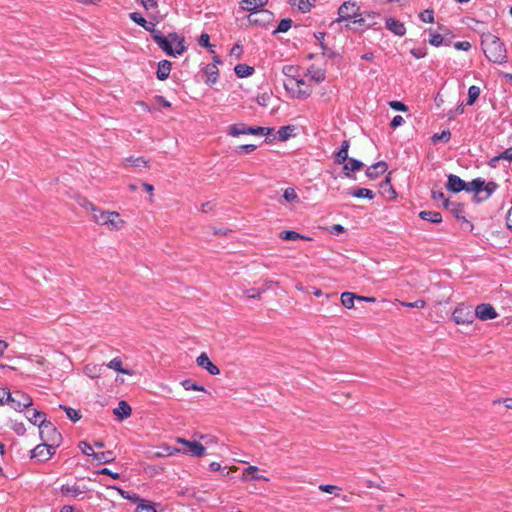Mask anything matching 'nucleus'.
Instances as JSON below:
<instances>
[{
    "label": "nucleus",
    "mask_w": 512,
    "mask_h": 512,
    "mask_svg": "<svg viewBox=\"0 0 512 512\" xmlns=\"http://www.w3.org/2000/svg\"><path fill=\"white\" fill-rule=\"evenodd\" d=\"M480 95V88L478 86L472 85L468 89V100L467 105H473Z\"/></svg>",
    "instance_id": "a19ab883"
},
{
    "label": "nucleus",
    "mask_w": 512,
    "mask_h": 512,
    "mask_svg": "<svg viewBox=\"0 0 512 512\" xmlns=\"http://www.w3.org/2000/svg\"><path fill=\"white\" fill-rule=\"evenodd\" d=\"M11 397V391L7 388H0V406L9 404Z\"/></svg>",
    "instance_id": "864d4df0"
},
{
    "label": "nucleus",
    "mask_w": 512,
    "mask_h": 512,
    "mask_svg": "<svg viewBox=\"0 0 512 512\" xmlns=\"http://www.w3.org/2000/svg\"><path fill=\"white\" fill-rule=\"evenodd\" d=\"M243 9L246 11H250L253 13L254 11H259L263 9L264 6L267 5L268 0H242Z\"/></svg>",
    "instance_id": "b1692460"
},
{
    "label": "nucleus",
    "mask_w": 512,
    "mask_h": 512,
    "mask_svg": "<svg viewBox=\"0 0 512 512\" xmlns=\"http://www.w3.org/2000/svg\"><path fill=\"white\" fill-rule=\"evenodd\" d=\"M172 69V64L168 60H162V80L166 79Z\"/></svg>",
    "instance_id": "13d9d810"
},
{
    "label": "nucleus",
    "mask_w": 512,
    "mask_h": 512,
    "mask_svg": "<svg viewBox=\"0 0 512 512\" xmlns=\"http://www.w3.org/2000/svg\"><path fill=\"white\" fill-rule=\"evenodd\" d=\"M457 50L468 51L471 48V44L468 41H458L454 44Z\"/></svg>",
    "instance_id": "69168bd1"
},
{
    "label": "nucleus",
    "mask_w": 512,
    "mask_h": 512,
    "mask_svg": "<svg viewBox=\"0 0 512 512\" xmlns=\"http://www.w3.org/2000/svg\"><path fill=\"white\" fill-rule=\"evenodd\" d=\"M348 159H349L348 152H346L344 150H339L337 152V154H336V162L338 164H344Z\"/></svg>",
    "instance_id": "052dcab7"
},
{
    "label": "nucleus",
    "mask_w": 512,
    "mask_h": 512,
    "mask_svg": "<svg viewBox=\"0 0 512 512\" xmlns=\"http://www.w3.org/2000/svg\"><path fill=\"white\" fill-rule=\"evenodd\" d=\"M285 89L295 98H307L312 93V88L303 79L291 76L284 81Z\"/></svg>",
    "instance_id": "423d86ee"
},
{
    "label": "nucleus",
    "mask_w": 512,
    "mask_h": 512,
    "mask_svg": "<svg viewBox=\"0 0 512 512\" xmlns=\"http://www.w3.org/2000/svg\"><path fill=\"white\" fill-rule=\"evenodd\" d=\"M356 297L357 295L352 292H344L341 294V303L345 308L351 309L354 307Z\"/></svg>",
    "instance_id": "e433bc0d"
},
{
    "label": "nucleus",
    "mask_w": 512,
    "mask_h": 512,
    "mask_svg": "<svg viewBox=\"0 0 512 512\" xmlns=\"http://www.w3.org/2000/svg\"><path fill=\"white\" fill-rule=\"evenodd\" d=\"M452 319L457 325L469 326L475 320L474 311L471 306L461 303L453 310Z\"/></svg>",
    "instance_id": "6e6552de"
},
{
    "label": "nucleus",
    "mask_w": 512,
    "mask_h": 512,
    "mask_svg": "<svg viewBox=\"0 0 512 512\" xmlns=\"http://www.w3.org/2000/svg\"><path fill=\"white\" fill-rule=\"evenodd\" d=\"M220 63V60L218 57H214V62L206 65L204 69V73L206 75V83L208 84H214L217 81L218 77V67L217 64Z\"/></svg>",
    "instance_id": "a211bd4d"
},
{
    "label": "nucleus",
    "mask_w": 512,
    "mask_h": 512,
    "mask_svg": "<svg viewBox=\"0 0 512 512\" xmlns=\"http://www.w3.org/2000/svg\"><path fill=\"white\" fill-rule=\"evenodd\" d=\"M319 490L325 493L334 494L336 496H339V493L342 491V488L336 485H330V484H321L319 485Z\"/></svg>",
    "instance_id": "79ce46f5"
},
{
    "label": "nucleus",
    "mask_w": 512,
    "mask_h": 512,
    "mask_svg": "<svg viewBox=\"0 0 512 512\" xmlns=\"http://www.w3.org/2000/svg\"><path fill=\"white\" fill-rule=\"evenodd\" d=\"M103 365L96 363H89L84 367V374L92 379L98 378L102 375Z\"/></svg>",
    "instance_id": "a878e982"
},
{
    "label": "nucleus",
    "mask_w": 512,
    "mask_h": 512,
    "mask_svg": "<svg viewBox=\"0 0 512 512\" xmlns=\"http://www.w3.org/2000/svg\"><path fill=\"white\" fill-rule=\"evenodd\" d=\"M27 418L31 423L39 426L41 424V419H45V414L33 409L27 412Z\"/></svg>",
    "instance_id": "4c0bfd02"
},
{
    "label": "nucleus",
    "mask_w": 512,
    "mask_h": 512,
    "mask_svg": "<svg viewBox=\"0 0 512 512\" xmlns=\"http://www.w3.org/2000/svg\"><path fill=\"white\" fill-rule=\"evenodd\" d=\"M136 512H157L156 508L148 501L140 500Z\"/></svg>",
    "instance_id": "de8ad7c7"
},
{
    "label": "nucleus",
    "mask_w": 512,
    "mask_h": 512,
    "mask_svg": "<svg viewBox=\"0 0 512 512\" xmlns=\"http://www.w3.org/2000/svg\"><path fill=\"white\" fill-rule=\"evenodd\" d=\"M294 130H295V126H293V125H287V126L280 127L279 130L277 131L278 139L280 141L288 140L292 136V133Z\"/></svg>",
    "instance_id": "c9c22d12"
},
{
    "label": "nucleus",
    "mask_w": 512,
    "mask_h": 512,
    "mask_svg": "<svg viewBox=\"0 0 512 512\" xmlns=\"http://www.w3.org/2000/svg\"><path fill=\"white\" fill-rule=\"evenodd\" d=\"M314 3L315 0H291V4L296 6L303 13L310 11Z\"/></svg>",
    "instance_id": "c756f323"
},
{
    "label": "nucleus",
    "mask_w": 512,
    "mask_h": 512,
    "mask_svg": "<svg viewBox=\"0 0 512 512\" xmlns=\"http://www.w3.org/2000/svg\"><path fill=\"white\" fill-rule=\"evenodd\" d=\"M39 432L42 440L46 442L55 443L60 434L57 432L56 427L51 423L46 421V419H41V424L39 425Z\"/></svg>",
    "instance_id": "9b49d317"
},
{
    "label": "nucleus",
    "mask_w": 512,
    "mask_h": 512,
    "mask_svg": "<svg viewBox=\"0 0 512 512\" xmlns=\"http://www.w3.org/2000/svg\"><path fill=\"white\" fill-rule=\"evenodd\" d=\"M481 45L489 61L497 64H503L507 61L506 48L497 36L490 33L483 35Z\"/></svg>",
    "instance_id": "f257e3e1"
},
{
    "label": "nucleus",
    "mask_w": 512,
    "mask_h": 512,
    "mask_svg": "<svg viewBox=\"0 0 512 512\" xmlns=\"http://www.w3.org/2000/svg\"><path fill=\"white\" fill-rule=\"evenodd\" d=\"M309 74L311 75V79L317 83L323 82L325 80V72L321 69H317L315 71L309 70Z\"/></svg>",
    "instance_id": "3c124183"
},
{
    "label": "nucleus",
    "mask_w": 512,
    "mask_h": 512,
    "mask_svg": "<svg viewBox=\"0 0 512 512\" xmlns=\"http://www.w3.org/2000/svg\"><path fill=\"white\" fill-rule=\"evenodd\" d=\"M451 138V133L449 130H444L440 134H434L432 136V141L434 143H437L439 141L448 142Z\"/></svg>",
    "instance_id": "09e8293b"
},
{
    "label": "nucleus",
    "mask_w": 512,
    "mask_h": 512,
    "mask_svg": "<svg viewBox=\"0 0 512 512\" xmlns=\"http://www.w3.org/2000/svg\"><path fill=\"white\" fill-rule=\"evenodd\" d=\"M386 28L397 36H403L406 33L404 24L394 18L386 20Z\"/></svg>",
    "instance_id": "4be33fe9"
},
{
    "label": "nucleus",
    "mask_w": 512,
    "mask_h": 512,
    "mask_svg": "<svg viewBox=\"0 0 512 512\" xmlns=\"http://www.w3.org/2000/svg\"><path fill=\"white\" fill-rule=\"evenodd\" d=\"M286 202H298L299 198L294 188H286L283 193Z\"/></svg>",
    "instance_id": "49530a36"
},
{
    "label": "nucleus",
    "mask_w": 512,
    "mask_h": 512,
    "mask_svg": "<svg viewBox=\"0 0 512 512\" xmlns=\"http://www.w3.org/2000/svg\"><path fill=\"white\" fill-rule=\"evenodd\" d=\"M337 22L351 21L354 24L363 26L365 24L364 18L360 13V7L355 1H346L338 8Z\"/></svg>",
    "instance_id": "7ed1b4c3"
},
{
    "label": "nucleus",
    "mask_w": 512,
    "mask_h": 512,
    "mask_svg": "<svg viewBox=\"0 0 512 512\" xmlns=\"http://www.w3.org/2000/svg\"><path fill=\"white\" fill-rule=\"evenodd\" d=\"M363 167V163L359 160H356L354 158H349L343 166L344 171H346V176H349L348 171H356L360 170Z\"/></svg>",
    "instance_id": "473e14b6"
},
{
    "label": "nucleus",
    "mask_w": 512,
    "mask_h": 512,
    "mask_svg": "<svg viewBox=\"0 0 512 512\" xmlns=\"http://www.w3.org/2000/svg\"><path fill=\"white\" fill-rule=\"evenodd\" d=\"M279 237L285 241H296V240L311 241L312 240V238L302 235L293 230L281 231L279 234Z\"/></svg>",
    "instance_id": "393cba45"
},
{
    "label": "nucleus",
    "mask_w": 512,
    "mask_h": 512,
    "mask_svg": "<svg viewBox=\"0 0 512 512\" xmlns=\"http://www.w3.org/2000/svg\"><path fill=\"white\" fill-rule=\"evenodd\" d=\"M291 26L292 20L290 18H284L278 24L276 30L274 31V34L287 32L291 28Z\"/></svg>",
    "instance_id": "c03bdc74"
},
{
    "label": "nucleus",
    "mask_w": 512,
    "mask_h": 512,
    "mask_svg": "<svg viewBox=\"0 0 512 512\" xmlns=\"http://www.w3.org/2000/svg\"><path fill=\"white\" fill-rule=\"evenodd\" d=\"M143 7L147 13L153 12L155 15L158 13V2L157 0H141Z\"/></svg>",
    "instance_id": "37998d69"
},
{
    "label": "nucleus",
    "mask_w": 512,
    "mask_h": 512,
    "mask_svg": "<svg viewBox=\"0 0 512 512\" xmlns=\"http://www.w3.org/2000/svg\"><path fill=\"white\" fill-rule=\"evenodd\" d=\"M273 19V14L266 10V9H260L259 11H254L253 13H250L248 16V21L251 24L255 25H266L270 23Z\"/></svg>",
    "instance_id": "4468645a"
},
{
    "label": "nucleus",
    "mask_w": 512,
    "mask_h": 512,
    "mask_svg": "<svg viewBox=\"0 0 512 512\" xmlns=\"http://www.w3.org/2000/svg\"><path fill=\"white\" fill-rule=\"evenodd\" d=\"M234 71L238 77L244 78L252 75L254 68L246 64H238L235 66Z\"/></svg>",
    "instance_id": "72a5a7b5"
},
{
    "label": "nucleus",
    "mask_w": 512,
    "mask_h": 512,
    "mask_svg": "<svg viewBox=\"0 0 512 512\" xmlns=\"http://www.w3.org/2000/svg\"><path fill=\"white\" fill-rule=\"evenodd\" d=\"M210 36L207 33H202L199 38V45L202 47H210Z\"/></svg>",
    "instance_id": "774afa93"
},
{
    "label": "nucleus",
    "mask_w": 512,
    "mask_h": 512,
    "mask_svg": "<svg viewBox=\"0 0 512 512\" xmlns=\"http://www.w3.org/2000/svg\"><path fill=\"white\" fill-rule=\"evenodd\" d=\"M178 452H181V450L178 448H172V447L168 446L167 444H162V457L163 456H171Z\"/></svg>",
    "instance_id": "bf43d9fd"
},
{
    "label": "nucleus",
    "mask_w": 512,
    "mask_h": 512,
    "mask_svg": "<svg viewBox=\"0 0 512 512\" xmlns=\"http://www.w3.org/2000/svg\"><path fill=\"white\" fill-rule=\"evenodd\" d=\"M485 181L481 178H476L467 183V192H475V199L479 200V194L484 191Z\"/></svg>",
    "instance_id": "5701e85b"
},
{
    "label": "nucleus",
    "mask_w": 512,
    "mask_h": 512,
    "mask_svg": "<svg viewBox=\"0 0 512 512\" xmlns=\"http://www.w3.org/2000/svg\"><path fill=\"white\" fill-rule=\"evenodd\" d=\"M266 292V288H251L245 289L243 295L248 299L261 300L263 293Z\"/></svg>",
    "instance_id": "2f4dec72"
},
{
    "label": "nucleus",
    "mask_w": 512,
    "mask_h": 512,
    "mask_svg": "<svg viewBox=\"0 0 512 512\" xmlns=\"http://www.w3.org/2000/svg\"><path fill=\"white\" fill-rule=\"evenodd\" d=\"M500 159H506L508 161H512V147L506 149L499 156H496L492 159V163L497 162Z\"/></svg>",
    "instance_id": "4d7b16f0"
},
{
    "label": "nucleus",
    "mask_w": 512,
    "mask_h": 512,
    "mask_svg": "<svg viewBox=\"0 0 512 512\" xmlns=\"http://www.w3.org/2000/svg\"><path fill=\"white\" fill-rule=\"evenodd\" d=\"M60 409H63L67 415V417L73 421L76 422L81 419V414L79 410L73 409L71 407H67L64 405L59 406Z\"/></svg>",
    "instance_id": "58836bf2"
},
{
    "label": "nucleus",
    "mask_w": 512,
    "mask_h": 512,
    "mask_svg": "<svg viewBox=\"0 0 512 512\" xmlns=\"http://www.w3.org/2000/svg\"><path fill=\"white\" fill-rule=\"evenodd\" d=\"M79 448L81 449L83 454H85L87 456L94 457L95 452H94L92 446L89 443H87L86 441H81L79 443Z\"/></svg>",
    "instance_id": "6e6d98bb"
},
{
    "label": "nucleus",
    "mask_w": 512,
    "mask_h": 512,
    "mask_svg": "<svg viewBox=\"0 0 512 512\" xmlns=\"http://www.w3.org/2000/svg\"><path fill=\"white\" fill-rule=\"evenodd\" d=\"M54 452L55 449L53 445L47 443L39 444L32 450L31 458H35L41 462L46 461L51 458Z\"/></svg>",
    "instance_id": "ddd939ff"
},
{
    "label": "nucleus",
    "mask_w": 512,
    "mask_h": 512,
    "mask_svg": "<svg viewBox=\"0 0 512 512\" xmlns=\"http://www.w3.org/2000/svg\"><path fill=\"white\" fill-rule=\"evenodd\" d=\"M498 313L496 309L489 303H481L475 307L474 318L481 321H487L497 318Z\"/></svg>",
    "instance_id": "f8f14e48"
},
{
    "label": "nucleus",
    "mask_w": 512,
    "mask_h": 512,
    "mask_svg": "<svg viewBox=\"0 0 512 512\" xmlns=\"http://www.w3.org/2000/svg\"><path fill=\"white\" fill-rule=\"evenodd\" d=\"M32 398L19 390L11 392L9 405L16 411H22L32 405Z\"/></svg>",
    "instance_id": "1a4fd4ad"
},
{
    "label": "nucleus",
    "mask_w": 512,
    "mask_h": 512,
    "mask_svg": "<svg viewBox=\"0 0 512 512\" xmlns=\"http://www.w3.org/2000/svg\"><path fill=\"white\" fill-rule=\"evenodd\" d=\"M242 53H243V48L239 44H235L230 51V54L232 56H235L237 59H239L241 57Z\"/></svg>",
    "instance_id": "338daca9"
},
{
    "label": "nucleus",
    "mask_w": 512,
    "mask_h": 512,
    "mask_svg": "<svg viewBox=\"0 0 512 512\" xmlns=\"http://www.w3.org/2000/svg\"><path fill=\"white\" fill-rule=\"evenodd\" d=\"M389 106L394 109V110H397V111H407V106L400 102V101H391L389 102Z\"/></svg>",
    "instance_id": "680f3d73"
},
{
    "label": "nucleus",
    "mask_w": 512,
    "mask_h": 512,
    "mask_svg": "<svg viewBox=\"0 0 512 512\" xmlns=\"http://www.w3.org/2000/svg\"><path fill=\"white\" fill-rule=\"evenodd\" d=\"M176 442L186 446L187 450L183 452L193 457L201 458L206 454L205 446L198 441H190L182 437H177Z\"/></svg>",
    "instance_id": "9d476101"
},
{
    "label": "nucleus",
    "mask_w": 512,
    "mask_h": 512,
    "mask_svg": "<svg viewBox=\"0 0 512 512\" xmlns=\"http://www.w3.org/2000/svg\"><path fill=\"white\" fill-rule=\"evenodd\" d=\"M447 188L454 193H458L463 190L467 192V183L457 175L450 174L448 176Z\"/></svg>",
    "instance_id": "f3484780"
},
{
    "label": "nucleus",
    "mask_w": 512,
    "mask_h": 512,
    "mask_svg": "<svg viewBox=\"0 0 512 512\" xmlns=\"http://www.w3.org/2000/svg\"><path fill=\"white\" fill-rule=\"evenodd\" d=\"M181 385H182V387H183L185 390H187V391H189V390H194V391L206 392V389H205V387H204V386L199 385V384H197V383L193 382V381H192V380H190V379L183 380V381L181 382Z\"/></svg>",
    "instance_id": "ea45409f"
},
{
    "label": "nucleus",
    "mask_w": 512,
    "mask_h": 512,
    "mask_svg": "<svg viewBox=\"0 0 512 512\" xmlns=\"http://www.w3.org/2000/svg\"><path fill=\"white\" fill-rule=\"evenodd\" d=\"M399 303L404 306V307H408V308H418V309H422L426 306V302L422 299H419V300H416L415 302H404V301H399Z\"/></svg>",
    "instance_id": "8fccbe9b"
},
{
    "label": "nucleus",
    "mask_w": 512,
    "mask_h": 512,
    "mask_svg": "<svg viewBox=\"0 0 512 512\" xmlns=\"http://www.w3.org/2000/svg\"><path fill=\"white\" fill-rule=\"evenodd\" d=\"M207 233L212 234L214 236H227L231 230L227 228H217L214 226L206 227Z\"/></svg>",
    "instance_id": "a18cd8bd"
},
{
    "label": "nucleus",
    "mask_w": 512,
    "mask_h": 512,
    "mask_svg": "<svg viewBox=\"0 0 512 512\" xmlns=\"http://www.w3.org/2000/svg\"><path fill=\"white\" fill-rule=\"evenodd\" d=\"M121 165L125 169L135 168L136 170H141L147 167V161L143 157L130 156L123 159Z\"/></svg>",
    "instance_id": "6ab92c4d"
},
{
    "label": "nucleus",
    "mask_w": 512,
    "mask_h": 512,
    "mask_svg": "<svg viewBox=\"0 0 512 512\" xmlns=\"http://www.w3.org/2000/svg\"><path fill=\"white\" fill-rule=\"evenodd\" d=\"M130 18L132 21L144 27L147 31L152 33L153 39L157 44L160 45V32L155 29L158 23V16L153 12L147 13V18L143 17L138 12H133L130 14Z\"/></svg>",
    "instance_id": "0eeeda50"
},
{
    "label": "nucleus",
    "mask_w": 512,
    "mask_h": 512,
    "mask_svg": "<svg viewBox=\"0 0 512 512\" xmlns=\"http://www.w3.org/2000/svg\"><path fill=\"white\" fill-rule=\"evenodd\" d=\"M429 43L433 46H440L443 43V37L440 34H432Z\"/></svg>",
    "instance_id": "e2e57ef3"
},
{
    "label": "nucleus",
    "mask_w": 512,
    "mask_h": 512,
    "mask_svg": "<svg viewBox=\"0 0 512 512\" xmlns=\"http://www.w3.org/2000/svg\"><path fill=\"white\" fill-rule=\"evenodd\" d=\"M107 367L120 373L132 375V371L123 368L122 360L119 357L113 358L107 363Z\"/></svg>",
    "instance_id": "cd10ccee"
},
{
    "label": "nucleus",
    "mask_w": 512,
    "mask_h": 512,
    "mask_svg": "<svg viewBox=\"0 0 512 512\" xmlns=\"http://www.w3.org/2000/svg\"><path fill=\"white\" fill-rule=\"evenodd\" d=\"M419 17L425 23H433L434 22L433 10H430V9L424 10L419 14Z\"/></svg>",
    "instance_id": "603ef678"
},
{
    "label": "nucleus",
    "mask_w": 512,
    "mask_h": 512,
    "mask_svg": "<svg viewBox=\"0 0 512 512\" xmlns=\"http://www.w3.org/2000/svg\"><path fill=\"white\" fill-rule=\"evenodd\" d=\"M258 470H259V468L257 466H252L251 465V466L247 467L243 471L242 480H246L247 479L246 476L247 475H251L254 480L269 481V479L267 477H264L262 475H258L257 474Z\"/></svg>",
    "instance_id": "7c9ffc66"
},
{
    "label": "nucleus",
    "mask_w": 512,
    "mask_h": 512,
    "mask_svg": "<svg viewBox=\"0 0 512 512\" xmlns=\"http://www.w3.org/2000/svg\"><path fill=\"white\" fill-rule=\"evenodd\" d=\"M113 414L119 421H123L131 416L132 408L126 401L122 400L118 403V406L114 408Z\"/></svg>",
    "instance_id": "aec40b11"
},
{
    "label": "nucleus",
    "mask_w": 512,
    "mask_h": 512,
    "mask_svg": "<svg viewBox=\"0 0 512 512\" xmlns=\"http://www.w3.org/2000/svg\"><path fill=\"white\" fill-rule=\"evenodd\" d=\"M387 164L384 161L377 162L366 170V176L370 179H376L379 175L387 171Z\"/></svg>",
    "instance_id": "412c9836"
},
{
    "label": "nucleus",
    "mask_w": 512,
    "mask_h": 512,
    "mask_svg": "<svg viewBox=\"0 0 512 512\" xmlns=\"http://www.w3.org/2000/svg\"><path fill=\"white\" fill-rule=\"evenodd\" d=\"M87 207L92 213L93 221L99 225L106 226L109 230H119L126 223L116 211H104L92 203H89Z\"/></svg>",
    "instance_id": "f03ea898"
},
{
    "label": "nucleus",
    "mask_w": 512,
    "mask_h": 512,
    "mask_svg": "<svg viewBox=\"0 0 512 512\" xmlns=\"http://www.w3.org/2000/svg\"><path fill=\"white\" fill-rule=\"evenodd\" d=\"M227 133L233 137H239L241 135H271L274 133V129L270 127H251L245 123H235L227 128Z\"/></svg>",
    "instance_id": "39448f33"
},
{
    "label": "nucleus",
    "mask_w": 512,
    "mask_h": 512,
    "mask_svg": "<svg viewBox=\"0 0 512 512\" xmlns=\"http://www.w3.org/2000/svg\"><path fill=\"white\" fill-rule=\"evenodd\" d=\"M117 490H118V492L120 493V495H121L123 498H125V499H129V500H133V501H139V502H140V500H141V499H139V497H138L136 494H134V495L132 496V495L130 494V492H128V491L122 490V489H120V488H118Z\"/></svg>",
    "instance_id": "0e129e2a"
},
{
    "label": "nucleus",
    "mask_w": 512,
    "mask_h": 512,
    "mask_svg": "<svg viewBox=\"0 0 512 512\" xmlns=\"http://www.w3.org/2000/svg\"><path fill=\"white\" fill-rule=\"evenodd\" d=\"M498 185L495 182H488L485 183L484 191L486 192L485 197L479 198V200H486L488 199L491 194L497 189Z\"/></svg>",
    "instance_id": "5fc2aeb1"
},
{
    "label": "nucleus",
    "mask_w": 512,
    "mask_h": 512,
    "mask_svg": "<svg viewBox=\"0 0 512 512\" xmlns=\"http://www.w3.org/2000/svg\"><path fill=\"white\" fill-rule=\"evenodd\" d=\"M162 50L172 57L182 55L186 51L184 36L175 32L162 36Z\"/></svg>",
    "instance_id": "20e7f679"
},
{
    "label": "nucleus",
    "mask_w": 512,
    "mask_h": 512,
    "mask_svg": "<svg viewBox=\"0 0 512 512\" xmlns=\"http://www.w3.org/2000/svg\"><path fill=\"white\" fill-rule=\"evenodd\" d=\"M199 367L205 369L210 375H219L220 369L210 360L209 356L203 352L196 358Z\"/></svg>",
    "instance_id": "2eb2a0df"
},
{
    "label": "nucleus",
    "mask_w": 512,
    "mask_h": 512,
    "mask_svg": "<svg viewBox=\"0 0 512 512\" xmlns=\"http://www.w3.org/2000/svg\"><path fill=\"white\" fill-rule=\"evenodd\" d=\"M419 216L421 219L425 221H429L431 223H441L442 222V216L439 212L436 211H421L419 213Z\"/></svg>",
    "instance_id": "bb28decb"
},
{
    "label": "nucleus",
    "mask_w": 512,
    "mask_h": 512,
    "mask_svg": "<svg viewBox=\"0 0 512 512\" xmlns=\"http://www.w3.org/2000/svg\"><path fill=\"white\" fill-rule=\"evenodd\" d=\"M350 194L356 198H367L369 200H372L375 197V193L372 190L367 189V188H358V189L352 190L350 192Z\"/></svg>",
    "instance_id": "f704fd0d"
},
{
    "label": "nucleus",
    "mask_w": 512,
    "mask_h": 512,
    "mask_svg": "<svg viewBox=\"0 0 512 512\" xmlns=\"http://www.w3.org/2000/svg\"><path fill=\"white\" fill-rule=\"evenodd\" d=\"M98 463L105 464L110 463L115 459V455L112 451L95 452L93 457Z\"/></svg>",
    "instance_id": "c85d7f7f"
},
{
    "label": "nucleus",
    "mask_w": 512,
    "mask_h": 512,
    "mask_svg": "<svg viewBox=\"0 0 512 512\" xmlns=\"http://www.w3.org/2000/svg\"><path fill=\"white\" fill-rule=\"evenodd\" d=\"M88 490L86 486H80L76 483L74 484H64L61 486V493L66 497L76 498L79 495L85 493Z\"/></svg>",
    "instance_id": "dca6fc26"
}]
</instances>
